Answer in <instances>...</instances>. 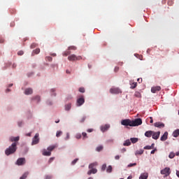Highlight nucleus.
I'll list each match as a JSON object with an SVG mask.
<instances>
[{"label": "nucleus", "mask_w": 179, "mask_h": 179, "mask_svg": "<svg viewBox=\"0 0 179 179\" xmlns=\"http://www.w3.org/2000/svg\"><path fill=\"white\" fill-rule=\"evenodd\" d=\"M17 150V143H13L10 146H9L6 150L5 154L6 156H10V155H13Z\"/></svg>", "instance_id": "f257e3e1"}, {"label": "nucleus", "mask_w": 179, "mask_h": 179, "mask_svg": "<svg viewBox=\"0 0 179 179\" xmlns=\"http://www.w3.org/2000/svg\"><path fill=\"white\" fill-rule=\"evenodd\" d=\"M96 166H97L96 162H94L89 165L90 171H88V172H87L88 176H90L91 174H96V173H97V170L96 169H94V167H96Z\"/></svg>", "instance_id": "f03ea898"}, {"label": "nucleus", "mask_w": 179, "mask_h": 179, "mask_svg": "<svg viewBox=\"0 0 179 179\" xmlns=\"http://www.w3.org/2000/svg\"><path fill=\"white\" fill-rule=\"evenodd\" d=\"M139 125H142V119L137 118L134 120H131V127H139Z\"/></svg>", "instance_id": "7ed1b4c3"}, {"label": "nucleus", "mask_w": 179, "mask_h": 179, "mask_svg": "<svg viewBox=\"0 0 179 179\" xmlns=\"http://www.w3.org/2000/svg\"><path fill=\"white\" fill-rule=\"evenodd\" d=\"M69 61H80L82 56H76V55H71L68 57Z\"/></svg>", "instance_id": "20e7f679"}, {"label": "nucleus", "mask_w": 179, "mask_h": 179, "mask_svg": "<svg viewBox=\"0 0 179 179\" xmlns=\"http://www.w3.org/2000/svg\"><path fill=\"white\" fill-rule=\"evenodd\" d=\"M15 164H17V166H24V164H26V158H18L15 162Z\"/></svg>", "instance_id": "39448f33"}, {"label": "nucleus", "mask_w": 179, "mask_h": 179, "mask_svg": "<svg viewBox=\"0 0 179 179\" xmlns=\"http://www.w3.org/2000/svg\"><path fill=\"white\" fill-rule=\"evenodd\" d=\"M121 124L124 125V127H131L132 122L131 120L125 119L121 121Z\"/></svg>", "instance_id": "423d86ee"}, {"label": "nucleus", "mask_w": 179, "mask_h": 179, "mask_svg": "<svg viewBox=\"0 0 179 179\" xmlns=\"http://www.w3.org/2000/svg\"><path fill=\"white\" fill-rule=\"evenodd\" d=\"M85 104V98L81 96L77 99L76 106L77 107H80V106H83Z\"/></svg>", "instance_id": "0eeeda50"}, {"label": "nucleus", "mask_w": 179, "mask_h": 179, "mask_svg": "<svg viewBox=\"0 0 179 179\" xmlns=\"http://www.w3.org/2000/svg\"><path fill=\"white\" fill-rule=\"evenodd\" d=\"M39 134H36V135L34 136V137L32 139V145H37V143H38V142H40V138H38Z\"/></svg>", "instance_id": "6e6552de"}, {"label": "nucleus", "mask_w": 179, "mask_h": 179, "mask_svg": "<svg viewBox=\"0 0 179 179\" xmlns=\"http://www.w3.org/2000/svg\"><path fill=\"white\" fill-rule=\"evenodd\" d=\"M161 174H163L166 176H170V168L166 167L161 171Z\"/></svg>", "instance_id": "1a4fd4ad"}, {"label": "nucleus", "mask_w": 179, "mask_h": 179, "mask_svg": "<svg viewBox=\"0 0 179 179\" xmlns=\"http://www.w3.org/2000/svg\"><path fill=\"white\" fill-rule=\"evenodd\" d=\"M110 92L112 94H119V93H121V90L119 88H111Z\"/></svg>", "instance_id": "9d476101"}, {"label": "nucleus", "mask_w": 179, "mask_h": 179, "mask_svg": "<svg viewBox=\"0 0 179 179\" xmlns=\"http://www.w3.org/2000/svg\"><path fill=\"white\" fill-rule=\"evenodd\" d=\"M160 138V131H153L152 133V139L157 141V138Z\"/></svg>", "instance_id": "9b49d317"}, {"label": "nucleus", "mask_w": 179, "mask_h": 179, "mask_svg": "<svg viewBox=\"0 0 179 179\" xmlns=\"http://www.w3.org/2000/svg\"><path fill=\"white\" fill-rule=\"evenodd\" d=\"M154 127L156 128H164V123L162 122H157L154 124Z\"/></svg>", "instance_id": "f8f14e48"}, {"label": "nucleus", "mask_w": 179, "mask_h": 179, "mask_svg": "<svg viewBox=\"0 0 179 179\" xmlns=\"http://www.w3.org/2000/svg\"><path fill=\"white\" fill-rule=\"evenodd\" d=\"M162 90V87L160 86L152 87L151 88L152 93H156V92H160Z\"/></svg>", "instance_id": "ddd939ff"}, {"label": "nucleus", "mask_w": 179, "mask_h": 179, "mask_svg": "<svg viewBox=\"0 0 179 179\" xmlns=\"http://www.w3.org/2000/svg\"><path fill=\"white\" fill-rule=\"evenodd\" d=\"M167 136H169V132L166 131L161 137L160 141L164 142V141H167Z\"/></svg>", "instance_id": "4468645a"}, {"label": "nucleus", "mask_w": 179, "mask_h": 179, "mask_svg": "<svg viewBox=\"0 0 179 179\" xmlns=\"http://www.w3.org/2000/svg\"><path fill=\"white\" fill-rule=\"evenodd\" d=\"M108 128H110V125L109 124H105V125L101 127V131L102 132H106V131L108 130Z\"/></svg>", "instance_id": "2eb2a0df"}, {"label": "nucleus", "mask_w": 179, "mask_h": 179, "mask_svg": "<svg viewBox=\"0 0 179 179\" xmlns=\"http://www.w3.org/2000/svg\"><path fill=\"white\" fill-rule=\"evenodd\" d=\"M148 177L149 174L148 173H143L141 174L139 179H148Z\"/></svg>", "instance_id": "dca6fc26"}, {"label": "nucleus", "mask_w": 179, "mask_h": 179, "mask_svg": "<svg viewBox=\"0 0 179 179\" xmlns=\"http://www.w3.org/2000/svg\"><path fill=\"white\" fill-rule=\"evenodd\" d=\"M153 135V131H147L145 133V136H146V138H150L151 136H152Z\"/></svg>", "instance_id": "f3484780"}, {"label": "nucleus", "mask_w": 179, "mask_h": 179, "mask_svg": "<svg viewBox=\"0 0 179 179\" xmlns=\"http://www.w3.org/2000/svg\"><path fill=\"white\" fill-rule=\"evenodd\" d=\"M24 94L27 95L32 94H33V90L31 88H27L24 91Z\"/></svg>", "instance_id": "a211bd4d"}, {"label": "nucleus", "mask_w": 179, "mask_h": 179, "mask_svg": "<svg viewBox=\"0 0 179 179\" xmlns=\"http://www.w3.org/2000/svg\"><path fill=\"white\" fill-rule=\"evenodd\" d=\"M19 139H20V137H19V136L10 138V142H15V143H16V142L19 141Z\"/></svg>", "instance_id": "6ab92c4d"}, {"label": "nucleus", "mask_w": 179, "mask_h": 179, "mask_svg": "<svg viewBox=\"0 0 179 179\" xmlns=\"http://www.w3.org/2000/svg\"><path fill=\"white\" fill-rule=\"evenodd\" d=\"M43 156H51V152L50 151H47V150H43Z\"/></svg>", "instance_id": "aec40b11"}, {"label": "nucleus", "mask_w": 179, "mask_h": 179, "mask_svg": "<svg viewBox=\"0 0 179 179\" xmlns=\"http://www.w3.org/2000/svg\"><path fill=\"white\" fill-rule=\"evenodd\" d=\"M173 136L174 138H178V136H179V129H176L173 131Z\"/></svg>", "instance_id": "412c9836"}, {"label": "nucleus", "mask_w": 179, "mask_h": 179, "mask_svg": "<svg viewBox=\"0 0 179 179\" xmlns=\"http://www.w3.org/2000/svg\"><path fill=\"white\" fill-rule=\"evenodd\" d=\"M143 152H144V150L141 149V150H136L135 152V155H136V156H138V155H143Z\"/></svg>", "instance_id": "4be33fe9"}, {"label": "nucleus", "mask_w": 179, "mask_h": 179, "mask_svg": "<svg viewBox=\"0 0 179 179\" xmlns=\"http://www.w3.org/2000/svg\"><path fill=\"white\" fill-rule=\"evenodd\" d=\"M130 145H131V141H129V139L126 140L123 143L124 146H130Z\"/></svg>", "instance_id": "5701e85b"}, {"label": "nucleus", "mask_w": 179, "mask_h": 179, "mask_svg": "<svg viewBox=\"0 0 179 179\" xmlns=\"http://www.w3.org/2000/svg\"><path fill=\"white\" fill-rule=\"evenodd\" d=\"M55 148H57V146H55V145H50V146H49L48 148V150L49 152H50V153H51V152H52V150H54Z\"/></svg>", "instance_id": "b1692460"}, {"label": "nucleus", "mask_w": 179, "mask_h": 179, "mask_svg": "<svg viewBox=\"0 0 179 179\" xmlns=\"http://www.w3.org/2000/svg\"><path fill=\"white\" fill-rule=\"evenodd\" d=\"M27 176H29V172H25V173L20 178V179H26V178H27Z\"/></svg>", "instance_id": "393cba45"}, {"label": "nucleus", "mask_w": 179, "mask_h": 179, "mask_svg": "<svg viewBox=\"0 0 179 179\" xmlns=\"http://www.w3.org/2000/svg\"><path fill=\"white\" fill-rule=\"evenodd\" d=\"M135 97H137L138 99H141L142 97V94H141V92H136L134 94Z\"/></svg>", "instance_id": "a878e982"}, {"label": "nucleus", "mask_w": 179, "mask_h": 179, "mask_svg": "<svg viewBox=\"0 0 179 179\" xmlns=\"http://www.w3.org/2000/svg\"><path fill=\"white\" fill-rule=\"evenodd\" d=\"M131 143H136L138 142V138H130Z\"/></svg>", "instance_id": "bb28decb"}, {"label": "nucleus", "mask_w": 179, "mask_h": 179, "mask_svg": "<svg viewBox=\"0 0 179 179\" xmlns=\"http://www.w3.org/2000/svg\"><path fill=\"white\" fill-rule=\"evenodd\" d=\"M71 103L66 104V105L65 106V110H66V111H69V110H71Z\"/></svg>", "instance_id": "cd10ccee"}, {"label": "nucleus", "mask_w": 179, "mask_h": 179, "mask_svg": "<svg viewBox=\"0 0 179 179\" xmlns=\"http://www.w3.org/2000/svg\"><path fill=\"white\" fill-rule=\"evenodd\" d=\"M169 157V159H174V157H176V154L174 152H170Z\"/></svg>", "instance_id": "c85d7f7f"}, {"label": "nucleus", "mask_w": 179, "mask_h": 179, "mask_svg": "<svg viewBox=\"0 0 179 179\" xmlns=\"http://www.w3.org/2000/svg\"><path fill=\"white\" fill-rule=\"evenodd\" d=\"M63 55H64L65 57H68V55H71V51H70L69 50L65 51V52L63 53Z\"/></svg>", "instance_id": "c756f323"}, {"label": "nucleus", "mask_w": 179, "mask_h": 179, "mask_svg": "<svg viewBox=\"0 0 179 179\" xmlns=\"http://www.w3.org/2000/svg\"><path fill=\"white\" fill-rule=\"evenodd\" d=\"M107 173H111L113 171V166H108V167L106 169Z\"/></svg>", "instance_id": "7c9ffc66"}, {"label": "nucleus", "mask_w": 179, "mask_h": 179, "mask_svg": "<svg viewBox=\"0 0 179 179\" xmlns=\"http://www.w3.org/2000/svg\"><path fill=\"white\" fill-rule=\"evenodd\" d=\"M61 135H62V131H57V133H56L57 138H59V136H61Z\"/></svg>", "instance_id": "2f4dec72"}, {"label": "nucleus", "mask_w": 179, "mask_h": 179, "mask_svg": "<svg viewBox=\"0 0 179 179\" xmlns=\"http://www.w3.org/2000/svg\"><path fill=\"white\" fill-rule=\"evenodd\" d=\"M32 54H40V48H36L34 50Z\"/></svg>", "instance_id": "473e14b6"}, {"label": "nucleus", "mask_w": 179, "mask_h": 179, "mask_svg": "<svg viewBox=\"0 0 179 179\" xmlns=\"http://www.w3.org/2000/svg\"><path fill=\"white\" fill-rule=\"evenodd\" d=\"M101 150H103V145H100L96 148V152H101Z\"/></svg>", "instance_id": "72a5a7b5"}, {"label": "nucleus", "mask_w": 179, "mask_h": 179, "mask_svg": "<svg viewBox=\"0 0 179 179\" xmlns=\"http://www.w3.org/2000/svg\"><path fill=\"white\" fill-rule=\"evenodd\" d=\"M82 135H83V139L87 138V134H86V132H83Z\"/></svg>", "instance_id": "f704fd0d"}, {"label": "nucleus", "mask_w": 179, "mask_h": 179, "mask_svg": "<svg viewBox=\"0 0 179 179\" xmlns=\"http://www.w3.org/2000/svg\"><path fill=\"white\" fill-rule=\"evenodd\" d=\"M106 169H107V165L106 164H103L101 167L102 171H105Z\"/></svg>", "instance_id": "c9c22d12"}, {"label": "nucleus", "mask_w": 179, "mask_h": 179, "mask_svg": "<svg viewBox=\"0 0 179 179\" xmlns=\"http://www.w3.org/2000/svg\"><path fill=\"white\" fill-rule=\"evenodd\" d=\"M79 159L76 158V159H74L72 162H71V164L73 166H74V164H76V163H78Z\"/></svg>", "instance_id": "e433bc0d"}, {"label": "nucleus", "mask_w": 179, "mask_h": 179, "mask_svg": "<svg viewBox=\"0 0 179 179\" xmlns=\"http://www.w3.org/2000/svg\"><path fill=\"white\" fill-rule=\"evenodd\" d=\"M33 100H36V102L38 103L40 101V96H36L34 98H33Z\"/></svg>", "instance_id": "4c0bfd02"}, {"label": "nucleus", "mask_w": 179, "mask_h": 179, "mask_svg": "<svg viewBox=\"0 0 179 179\" xmlns=\"http://www.w3.org/2000/svg\"><path fill=\"white\" fill-rule=\"evenodd\" d=\"M144 149L145 150H150V149H152V147H151V145H147V146L144 147Z\"/></svg>", "instance_id": "58836bf2"}, {"label": "nucleus", "mask_w": 179, "mask_h": 179, "mask_svg": "<svg viewBox=\"0 0 179 179\" xmlns=\"http://www.w3.org/2000/svg\"><path fill=\"white\" fill-rule=\"evenodd\" d=\"M76 139H80V138H82V134H77L76 135Z\"/></svg>", "instance_id": "ea45409f"}, {"label": "nucleus", "mask_w": 179, "mask_h": 179, "mask_svg": "<svg viewBox=\"0 0 179 179\" xmlns=\"http://www.w3.org/2000/svg\"><path fill=\"white\" fill-rule=\"evenodd\" d=\"M37 45H38L37 43H32L30 47H31V48L33 49V48H36V47H37Z\"/></svg>", "instance_id": "a19ab883"}, {"label": "nucleus", "mask_w": 179, "mask_h": 179, "mask_svg": "<svg viewBox=\"0 0 179 179\" xmlns=\"http://www.w3.org/2000/svg\"><path fill=\"white\" fill-rule=\"evenodd\" d=\"M79 92L80 93H85V88L84 87H80L79 88Z\"/></svg>", "instance_id": "79ce46f5"}, {"label": "nucleus", "mask_w": 179, "mask_h": 179, "mask_svg": "<svg viewBox=\"0 0 179 179\" xmlns=\"http://www.w3.org/2000/svg\"><path fill=\"white\" fill-rule=\"evenodd\" d=\"M136 86H138V83H134L133 85L131 86V89H135V87H136Z\"/></svg>", "instance_id": "37998d69"}, {"label": "nucleus", "mask_w": 179, "mask_h": 179, "mask_svg": "<svg viewBox=\"0 0 179 179\" xmlns=\"http://www.w3.org/2000/svg\"><path fill=\"white\" fill-rule=\"evenodd\" d=\"M173 2L172 0H169V1H168V5H169V6H171V5H173Z\"/></svg>", "instance_id": "c03bdc74"}, {"label": "nucleus", "mask_w": 179, "mask_h": 179, "mask_svg": "<svg viewBox=\"0 0 179 179\" xmlns=\"http://www.w3.org/2000/svg\"><path fill=\"white\" fill-rule=\"evenodd\" d=\"M69 50H76V47H75V46H70V47H69Z\"/></svg>", "instance_id": "a18cd8bd"}, {"label": "nucleus", "mask_w": 179, "mask_h": 179, "mask_svg": "<svg viewBox=\"0 0 179 179\" xmlns=\"http://www.w3.org/2000/svg\"><path fill=\"white\" fill-rule=\"evenodd\" d=\"M134 166H136V163L129 164L128 165V167H134Z\"/></svg>", "instance_id": "49530a36"}, {"label": "nucleus", "mask_w": 179, "mask_h": 179, "mask_svg": "<svg viewBox=\"0 0 179 179\" xmlns=\"http://www.w3.org/2000/svg\"><path fill=\"white\" fill-rule=\"evenodd\" d=\"M51 178H52V176L51 175H47L45 176V179H51Z\"/></svg>", "instance_id": "de8ad7c7"}, {"label": "nucleus", "mask_w": 179, "mask_h": 179, "mask_svg": "<svg viewBox=\"0 0 179 179\" xmlns=\"http://www.w3.org/2000/svg\"><path fill=\"white\" fill-rule=\"evenodd\" d=\"M46 59L48 61H49V62H51V61H52V57H46Z\"/></svg>", "instance_id": "09e8293b"}, {"label": "nucleus", "mask_w": 179, "mask_h": 179, "mask_svg": "<svg viewBox=\"0 0 179 179\" xmlns=\"http://www.w3.org/2000/svg\"><path fill=\"white\" fill-rule=\"evenodd\" d=\"M157 149H154V150H152V151H151V155H155V152H157Z\"/></svg>", "instance_id": "8fccbe9b"}, {"label": "nucleus", "mask_w": 179, "mask_h": 179, "mask_svg": "<svg viewBox=\"0 0 179 179\" xmlns=\"http://www.w3.org/2000/svg\"><path fill=\"white\" fill-rule=\"evenodd\" d=\"M23 54H24V52H23V51H19L18 52H17V55H23Z\"/></svg>", "instance_id": "3c124183"}, {"label": "nucleus", "mask_w": 179, "mask_h": 179, "mask_svg": "<svg viewBox=\"0 0 179 179\" xmlns=\"http://www.w3.org/2000/svg\"><path fill=\"white\" fill-rule=\"evenodd\" d=\"M68 139H69V133L66 134V137L65 138L66 141H68Z\"/></svg>", "instance_id": "603ef678"}, {"label": "nucleus", "mask_w": 179, "mask_h": 179, "mask_svg": "<svg viewBox=\"0 0 179 179\" xmlns=\"http://www.w3.org/2000/svg\"><path fill=\"white\" fill-rule=\"evenodd\" d=\"M85 120H86V117H83L80 120V122H85Z\"/></svg>", "instance_id": "864d4df0"}, {"label": "nucleus", "mask_w": 179, "mask_h": 179, "mask_svg": "<svg viewBox=\"0 0 179 179\" xmlns=\"http://www.w3.org/2000/svg\"><path fill=\"white\" fill-rule=\"evenodd\" d=\"M5 40L2 38H0V44H2V43H4Z\"/></svg>", "instance_id": "5fc2aeb1"}, {"label": "nucleus", "mask_w": 179, "mask_h": 179, "mask_svg": "<svg viewBox=\"0 0 179 179\" xmlns=\"http://www.w3.org/2000/svg\"><path fill=\"white\" fill-rule=\"evenodd\" d=\"M125 152H127V149L122 148V149L121 150V152H122V153H125Z\"/></svg>", "instance_id": "6e6d98bb"}, {"label": "nucleus", "mask_w": 179, "mask_h": 179, "mask_svg": "<svg viewBox=\"0 0 179 179\" xmlns=\"http://www.w3.org/2000/svg\"><path fill=\"white\" fill-rule=\"evenodd\" d=\"M118 71H120V68L119 67H115V72H118Z\"/></svg>", "instance_id": "4d7b16f0"}, {"label": "nucleus", "mask_w": 179, "mask_h": 179, "mask_svg": "<svg viewBox=\"0 0 179 179\" xmlns=\"http://www.w3.org/2000/svg\"><path fill=\"white\" fill-rule=\"evenodd\" d=\"M115 160H120V155H116L115 157Z\"/></svg>", "instance_id": "13d9d810"}, {"label": "nucleus", "mask_w": 179, "mask_h": 179, "mask_svg": "<svg viewBox=\"0 0 179 179\" xmlns=\"http://www.w3.org/2000/svg\"><path fill=\"white\" fill-rule=\"evenodd\" d=\"M150 124H153V117H150Z\"/></svg>", "instance_id": "bf43d9fd"}, {"label": "nucleus", "mask_w": 179, "mask_h": 179, "mask_svg": "<svg viewBox=\"0 0 179 179\" xmlns=\"http://www.w3.org/2000/svg\"><path fill=\"white\" fill-rule=\"evenodd\" d=\"M87 132H93V129H89L87 130Z\"/></svg>", "instance_id": "052dcab7"}, {"label": "nucleus", "mask_w": 179, "mask_h": 179, "mask_svg": "<svg viewBox=\"0 0 179 179\" xmlns=\"http://www.w3.org/2000/svg\"><path fill=\"white\" fill-rule=\"evenodd\" d=\"M137 81L138 83H141L142 82V78H138Z\"/></svg>", "instance_id": "680f3d73"}, {"label": "nucleus", "mask_w": 179, "mask_h": 179, "mask_svg": "<svg viewBox=\"0 0 179 179\" xmlns=\"http://www.w3.org/2000/svg\"><path fill=\"white\" fill-rule=\"evenodd\" d=\"M52 160H54V157H51L49 159V163H51V162H52Z\"/></svg>", "instance_id": "e2e57ef3"}, {"label": "nucleus", "mask_w": 179, "mask_h": 179, "mask_svg": "<svg viewBox=\"0 0 179 179\" xmlns=\"http://www.w3.org/2000/svg\"><path fill=\"white\" fill-rule=\"evenodd\" d=\"M150 146L151 149H155V143H152Z\"/></svg>", "instance_id": "0e129e2a"}, {"label": "nucleus", "mask_w": 179, "mask_h": 179, "mask_svg": "<svg viewBox=\"0 0 179 179\" xmlns=\"http://www.w3.org/2000/svg\"><path fill=\"white\" fill-rule=\"evenodd\" d=\"M22 124H23V122H18V125H19L20 127H22Z\"/></svg>", "instance_id": "69168bd1"}, {"label": "nucleus", "mask_w": 179, "mask_h": 179, "mask_svg": "<svg viewBox=\"0 0 179 179\" xmlns=\"http://www.w3.org/2000/svg\"><path fill=\"white\" fill-rule=\"evenodd\" d=\"M176 176H177V177L179 178V171H176Z\"/></svg>", "instance_id": "338daca9"}, {"label": "nucleus", "mask_w": 179, "mask_h": 179, "mask_svg": "<svg viewBox=\"0 0 179 179\" xmlns=\"http://www.w3.org/2000/svg\"><path fill=\"white\" fill-rule=\"evenodd\" d=\"M127 179H132V176H129Z\"/></svg>", "instance_id": "774afa93"}]
</instances>
